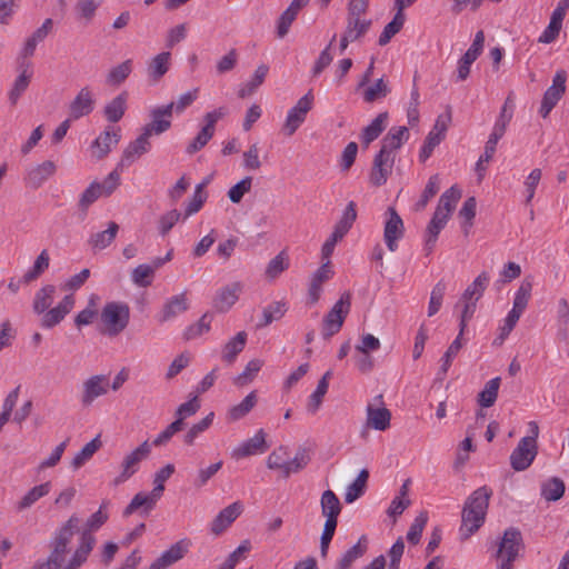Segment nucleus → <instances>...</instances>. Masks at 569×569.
Here are the masks:
<instances>
[{
  "instance_id": "nucleus-1",
  "label": "nucleus",
  "mask_w": 569,
  "mask_h": 569,
  "mask_svg": "<svg viewBox=\"0 0 569 569\" xmlns=\"http://www.w3.org/2000/svg\"><path fill=\"white\" fill-rule=\"evenodd\" d=\"M57 288L53 284L41 287L34 295L32 310L40 316V326L43 329H52L58 326L74 308V296H64L56 307H52L56 299Z\"/></svg>"
},
{
  "instance_id": "nucleus-2",
  "label": "nucleus",
  "mask_w": 569,
  "mask_h": 569,
  "mask_svg": "<svg viewBox=\"0 0 569 569\" xmlns=\"http://www.w3.org/2000/svg\"><path fill=\"white\" fill-rule=\"evenodd\" d=\"M492 490L487 486L476 489L466 500L461 512L460 531L470 537L483 525Z\"/></svg>"
},
{
  "instance_id": "nucleus-3",
  "label": "nucleus",
  "mask_w": 569,
  "mask_h": 569,
  "mask_svg": "<svg viewBox=\"0 0 569 569\" xmlns=\"http://www.w3.org/2000/svg\"><path fill=\"white\" fill-rule=\"evenodd\" d=\"M108 506L109 501L103 500L98 511L88 518L86 528L80 532L78 545L72 553V561L69 565V569L82 567L87 562L97 542V539L93 536V531L101 528L108 521Z\"/></svg>"
},
{
  "instance_id": "nucleus-4",
  "label": "nucleus",
  "mask_w": 569,
  "mask_h": 569,
  "mask_svg": "<svg viewBox=\"0 0 569 569\" xmlns=\"http://www.w3.org/2000/svg\"><path fill=\"white\" fill-rule=\"evenodd\" d=\"M130 320V308L120 301L107 302L100 312L102 332L109 337H117L127 327Z\"/></svg>"
},
{
  "instance_id": "nucleus-5",
  "label": "nucleus",
  "mask_w": 569,
  "mask_h": 569,
  "mask_svg": "<svg viewBox=\"0 0 569 569\" xmlns=\"http://www.w3.org/2000/svg\"><path fill=\"white\" fill-rule=\"evenodd\" d=\"M351 308V293L343 292L322 321V336L329 339L340 331Z\"/></svg>"
},
{
  "instance_id": "nucleus-6",
  "label": "nucleus",
  "mask_w": 569,
  "mask_h": 569,
  "mask_svg": "<svg viewBox=\"0 0 569 569\" xmlns=\"http://www.w3.org/2000/svg\"><path fill=\"white\" fill-rule=\"evenodd\" d=\"M522 543L521 532L513 527L505 530L499 542L496 557L500 559L498 569H513V561L517 559Z\"/></svg>"
},
{
  "instance_id": "nucleus-7",
  "label": "nucleus",
  "mask_w": 569,
  "mask_h": 569,
  "mask_svg": "<svg viewBox=\"0 0 569 569\" xmlns=\"http://www.w3.org/2000/svg\"><path fill=\"white\" fill-rule=\"evenodd\" d=\"M150 452L151 445L146 440L127 453L121 462V472L112 480V485L117 487L130 479L138 471L140 462L146 460Z\"/></svg>"
},
{
  "instance_id": "nucleus-8",
  "label": "nucleus",
  "mask_w": 569,
  "mask_h": 569,
  "mask_svg": "<svg viewBox=\"0 0 569 569\" xmlns=\"http://www.w3.org/2000/svg\"><path fill=\"white\" fill-rule=\"evenodd\" d=\"M567 72L558 70L552 79V84L545 91L539 113L547 118L566 92Z\"/></svg>"
},
{
  "instance_id": "nucleus-9",
  "label": "nucleus",
  "mask_w": 569,
  "mask_h": 569,
  "mask_svg": "<svg viewBox=\"0 0 569 569\" xmlns=\"http://www.w3.org/2000/svg\"><path fill=\"white\" fill-rule=\"evenodd\" d=\"M450 122V110L437 117L436 122L431 131L428 133L425 143L420 150L419 158L422 162H425L431 156L433 149L445 139Z\"/></svg>"
},
{
  "instance_id": "nucleus-10",
  "label": "nucleus",
  "mask_w": 569,
  "mask_h": 569,
  "mask_svg": "<svg viewBox=\"0 0 569 569\" xmlns=\"http://www.w3.org/2000/svg\"><path fill=\"white\" fill-rule=\"evenodd\" d=\"M537 456V441L532 437H523L510 455V465L516 471L528 469Z\"/></svg>"
},
{
  "instance_id": "nucleus-11",
  "label": "nucleus",
  "mask_w": 569,
  "mask_h": 569,
  "mask_svg": "<svg viewBox=\"0 0 569 569\" xmlns=\"http://www.w3.org/2000/svg\"><path fill=\"white\" fill-rule=\"evenodd\" d=\"M227 113L226 108L220 107L213 111L207 112L204 116L206 124L198 132L196 138L187 147V152L192 154L202 149L213 137L216 130V123L219 119L224 117Z\"/></svg>"
},
{
  "instance_id": "nucleus-12",
  "label": "nucleus",
  "mask_w": 569,
  "mask_h": 569,
  "mask_svg": "<svg viewBox=\"0 0 569 569\" xmlns=\"http://www.w3.org/2000/svg\"><path fill=\"white\" fill-rule=\"evenodd\" d=\"M313 94L311 91L301 97L295 107L287 114L283 131L287 136H292L298 128L305 122L308 112L312 108Z\"/></svg>"
},
{
  "instance_id": "nucleus-13",
  "label": "nucleus",
  "mask_w": 569,
  "mask_h": 569,
  "mask_svg": "<svg viewBox=\"0 0 569 569\" xmlns=\"http://www.w3.org/2000/svg\"><path fill=\"white\" fill-rule=\"evenodd\" d=\"M110 387L107 375H93L82 382L80 402L90 407L94 400L108 393Z\"/></svg>"
},
{
  "instance_id": "nucleus-14",
  "label": "nucleus",
  "mask_w": 569,
  "mask_h": 569,
  "mask_svg": "<svg viewBox=\"0 0 569 569\" xmlns=\"http://www.w3.org/2000/svg\"><path fill=\"white\" fill-rule=\"evenodd\" d=\"M387 214L388 219L385 223L383 240L387 248L395 252L398 249V241L405 236V224L395 208L389 207Z\"/></svg>"
},
{
  "instance_id": "nucleus-15",
  "label": "nucleus",
  "mask_w": 569,
  "mask_h": 569,
  "mask_svg": "<svg viewBox=\"0 0 569 569\" xmlns=\"http://www.w3.org/2000/svg\"><path fill=\"white\" fill-rule=\"evenodd\" d=\"M172 112L173 103L152 109L150 112L151 122L142 128L144 136H159L169 130L171 127Z\"/></svg>"
},
{
  "instance_id": "nucleus-16",
  "label": "nucleus",
  "mask_w": 569,
  "mask_h": 569,
  "mask_svg": "<svg viewBox=\"0 0 569 569\" xmlns=\"http://www.w3.org/2000/svg\"><path fill=\"white\" fill-rule=\"evenodd\" d=\"M393 164V156H389L385 151L379 150L373 158L369 182L375 187L383 186L392 172Z\"/></svg>"
},
{
  "instance_id": "nucleus-17",
  "label": "nucleus",
  "mask_w": 569,
  "mask_h": 569,
  "mask_svg": "<svg viewBox=\"0 0 569 569\" xmlns=\"http://www.w3.org/2000/svg\"><path fill=\"white\" fill-rule=\"evenodd\" d=\"M94 98L89 87H83L69 104V119L78 120L90 114L94 108Z\"/></svg>"
},
{
  "instance_id": "nucleus-18",
  "label": "nucleus",
  "mask_w": 569,
  "mask_h": 569,
  "mask_svg": "<svg viewBox=\"0 0 569 569\" xmlns=\"http://www.w3.org/2000/svg\"><path fill=\"white\" fill-rule=\"evenodd\" d=\"M243 289L240 281L231 282L220 288L213 299V307L220 312H227L239 299Z\"/></svg>"
},
{
  "instance_id": "nucleus-19",
  "label": "nucleus",
  "mask_w": 569,
  "mask_h": 569,
  "mask_svg": "<svg viewBox=\"0 0 569 569\" xmlns=\"http://www.w3.org/2000/svg\"><path fill=\"white\" fill-rule=\"evenodd\" d=\"M151 149L150 136H144V131L141 134L131 141L127 148L122 152L121 160L119 162V167L130 166L141 157L142 154L149 152Z\"/></svg>"
},
{
  "instance_id": "nucleus-20",
  "label": "nucleus",
  "mask_w": 569,
  "mask_h": 569,
  "mask_svg": "<svg viewBox=\"0 0 569 569\" xmlns=\"http://www.w3.org/2000/svg\"><path fill=\"white\" fill-rule=\"evenodd\" d=\"M333 277V270L331 267V261L323 262L312 274L308 297L310 303H317L320 299L322 291V283L328 281Z\"/></svg>"
},
{
  "instance_id": "nucleus-21",
  "label": "nucleus",
  "mask_w": 569,
  "mask_h": 569,
  "mask_svg": "<svg viewBox=\"0 0 569 569\" xmlns=\"http://www.w3.org/2000/svg\"><path fill=\"white\" fill-rule=\"evenodd\" d=\"M120 129L107 128L91 144L92 154L101 159L120 141Z\"/></svg>"
},
{
  "instance_id": "nucleus-22",
  "label": "nucleus",
  "mask_w": 569,
  "mask_h": 569,
  "mask_svg": "<svg viewBox=\"0 0 569 569\" xmlns=\"http://www.w3.org/2000/svg\"><path fill=\"white\" fill-rule=\"evenodd\" d=\"M243 511L240 501L223 508L211 522V532L216 536L222 533Z\"/></svg>"
},
{
  "instance_id": "nucleus-23",
  "label": "nucleus",
  "mask_w": 569,
  "mask_h": 569,
  "mask_svg": "<svg viewBox=\"0 0 569 569\" xmlns=\"http://www.w3.org/2000/svg\"><path fill=\"white\" fill-rule=\"evenodd\" d=\"M267 449L266 432L263 429H260L252 438L246 440L239 447L233 449L232 457L240 459L257 453H263Z\"/></svg>"
},
{
  "instance_id": "nucleus-24",
  "label": "nucleus",
  "mask_w": 569,
  "mask_h": 569,
  "mask_svg": "<svg viewBox=\"0 0 569 569\" xmlns=\"http://www.w3.org/2000/svg\"><path fill=\"white\" fill-rule=\"evenodd\" d=\"M56 163L51 160H46L27 171L26 183L32 189H38L56 173Z\"/></svg>"
},
{
  "instance_id": "nucleus-25",
  "label": "nucleus",
  "mask_w": 569,
  "mask_h": 569,
  "mask_svg": "<svg viewBox=\"0 0 569 569\" xmlns=\"http://www.w3.org/2000/svg\"><path fill=\"white\" fill-rule=\"evenodd\" d=\"M409 139V130L407 127H392L381 141V151L396 159V152Z\"/></svg>"
},
{
  "instance_id": "nucleus-26",
  "label": "nucleus",
  "mask_w": 569,
  "mask_h": 569,
  "mask_svg": "<svg viewBox=\"0 0 569 569\" xmlns=\"http://www.w3.org/2000/svg\"><path fill=\"white\" fill-rule=\"evenodd\" d=\"M160 498L153 491L149 493L138 492L124 508L123 517H129L138 510H141L142 515L148 516Z\"/></svg>"
},
{
  "instance_id": "nucleus-27",
  "label": "nucleus",
  "mask_w": 569,
  "mask_h": 569,
  "mask_svg": "<svg viewBox=\"0 0 569 569\" xmlns=\"http://www.w3.org/2000/svg\"><path fill=\"white\" fill-rule=\"evenodd\" d=\"M189 309L186 292L176 295L167 300L159 316L160 322H167Z\"/></svg>"
},
{
  "instance_id": "nucleus-28",
  "label": "nucleus",
  "mask_w": 569,
  "mask_h": 569,
  "mask_svg": "<svg viewBox=\"0 0 569 569\" xmlns=\"http://www.w3.org/2000/svg\"><path fill=\"white\" fill-rule=\"evenodd\" d=\"M190 546L189 540L183 539L173 543L168 550L161 553V556L154 560V562L161 568L167 569L171 565L176 563L184 557Z\"/></svg>"
},
{
  "instance_id": "nucleus-29",
  "label": "nucleus",
  "mask_w": 569,
  "mask_h": 569,
  "mask_svg": "<svg viewBox=\"0 0 569 569\" xmlns=\"http://www.w3.org/2000/svg\"><path fill=\"white\" fill-rule=\"evenodd\" d=\"M31 63L23 60L20 63V74L14 80L12 89L9 92V99L12 104H16L21 94L28 89L31 81L32 71L30 70Z\"/></svg>"
},
{
  "instance_id": "nucleus-30",
  "label": "nucleus",
  "mask_w": 569,
  "mask_h": 569,
  "mask_svg": "<svg viewBox=\"0 0 569 569\" xmlns=\"http://www.w3.org/2000/svg\"><path fill=\"white\" fill-rule=\"evenodd\" d=\"M367 426L375 430L385 431L390 427L391 412L386 407L367 406Z\"/></svg>"
},
{
  "instance_id": "nucleus-31",
  "label": "nucleus",
  "mask_w": 569,
  "mask_h": 569,
  "mask_svg": "<svg viewBox=\"0 0 569 569\" xmlns=\"http://www.w3.org/2000/svg\"><path fill=\"white\" fill-rule=\"evenodd\" d=\"M388 118V112H381L367 127L363 128L360 139L365 148H368V146L385 131Z\"/></svg>"
},
{
  "instance_id": "nucleus-32",
  "label": "nucleus",
  "mask_w": 569,
  "mask_h": 569,
  "mask_svg": "<svg viewBox=\"0 0 569 569\" xmlns=\"http://www.w3.org/2000/svg\"><path fill=\"white\" fill-rule=\"evenodd\" d=\"M51 488L52 486L50 481L32 487L16 503V511L21 512L31 508L38 500L47 496L51 491Z\"/></svg>"
},
{
  "instance_id": "nucleus-33",
  "label": "nucleus",
  "mask_w": 569,
  "mask_h": 569,
  "mask_svg": "<svg viewBox=\"0 0 569 569\" xmlns=\"http://www.w3.org/2000/svg\"><path fill=\"white\" fill-rule=\"evenodd\" d=\"M247 332L240 331L231 338L222 348L221 359L227 365H232L238 355L244 349L247 343Z\"/></svg>"
},
{
  "instance_id": "nucleus-34",
  "label": "nucleus",
  "mask_w": 569,
  "mask_h": 569,
  "mask_svg": "<svg viewBox=\"0 0 569 569\" xmlns=\"http://www.w3.org/2000/svg\"><path fill=\"white\" fill-rule=\"evenodd\" d=\"M171 53L161 52L154 56L148 63L147 73L153 81L158 82L170 69Z\"/></svg>"
},
{
  "instance_id": "nucleus-35",
  "label": "nucleus",
  "mask_w": 569,
  "mask_h": 569,
  "mask_svg": "<svg viewBox=\"0 0 569 569\" xmlns=\"http://www.w3.org/2000/svg\"><path fill=\"white\" fill-rule=\"evenodd\" d=\"M118 231L119 224L114 221H110L108 222L106 230L92 233L88 240V243L94 250H103L112 243L118 234Z\"/></svg>"
},
{
  "instance_id": "nucleus-36",
  "label": "nucleus",
  "mask_w": 569,
  "mask_h": 569,
  "mask_svg": "<svg viewBox=\"0 0 569 569\" xmlns=\"http://www.w3.org/2000/svg\"><path fill=\"white\" fill-rule=\"evenodd\" d=\"M321 513L326 520L338 521V516L341 512L342 506L332 490H326L320 499Z\"/></svg>"
},
{
  "instance_id": "nucleus-37",
  "label": "nucleus",
  "mask_w": 569,
  "mask_h": 569,
  "mask_svg": "<svg viewBox=\"0 0 569 569\" xmlns=\"http://www.w3.org/2000/svg\"><path fill=\"white\" fill-rule=\"evenodd\" d=\"M127 100L128 93L123 91L106 104L103 113L109 122L116 123L122 119L127 110Z\"/></svg>"
},
{
  "instance_id": "nucleus-38",
  "label": "nucleus",
  "mask_w": 569,
  "mask_h": 569,
  "mask_svg": "<svg viewBox=\"0 0 569 569\" xmlns=\"http://www.w3.org/2000/svg\"><path fill=\"white\" fill-rule=\"evenodd\" d=\"M372 21L367 18L347 17L345 33L353 41H359L371 28Z\"/></svg>"
},
{
  "instance_id": "nucleus-39",
  "label": "nucleus",
  "mask_w": 569,
  "mask_h": 569,
  "mask_svg": "<svg viewBox=\"0 0 569 569\" xmlns=\"http://www.w3.org/2000/svg\"><path fill=\"white\" fill-rule=\"evenodd\" d=\"M258 398L256 391H251L238 405L232 406L228 411V419L230 421H238L246 417L257 405Z\"/></svg>"
},
{
  "instance_id": "nucleus-40",
  "label": "nucleus",
  "mask_w": 569,
  "mask_h": 569,
  "mask_svg": "<svg viewBox=\"0 0 569 569\" xmlns=\"http://www.w3.org/2000/svg\"><path fill=\"white\" fill-rule=\"evenodd\" d=\"M330 375H331L330 371H327L323 375V377L319 380L316 390L309 397L308 405H307L308 412L315 415L319 410V408L322 403L323 397L328 391V387H329L328 379H329Z\"/></svg>"
},
{
  "instance_id": "nucleus-41",
  "label": "nucleus",
  "mask_w": 569,
  "mask_h": 569,
  "mask_svg": "<svg viewBox=\"0 0 569 569\" xmlns=\"http://www.w3.org/2000/svg\"><path fill=\"white\" fill-rule=\"evenodd\" d=\"M531 281L523 280L515 293L513 305L510 311L521 316L528 306L529 299L531 297Z\"/></svg>"
},
{
  "instance_id": "nucleus-42",
  "label": "nucleus",
  "mask_w": 569,
  "mask_h": 569,
  "mask_svg": "<svg viewBox=\"0 0 569 569\" xmlns=\"http://www.w3.org/2000/svg\"><path fill=\"white\" fill-rule=\"evenodd\" d=\"M120 173L118 170L111 171L102 182L93 181L90 184L96 187V192L99 198L111 196L120 186Z\"/></svg>"
},
{
  "instance_id": "nucleus-43",
  "label": "nucleus",
  "mask_w": 569,
  "mask_h": 569,
  "mask_svg": "<svg viewBox=\"0 0 569 569\" xmlns=\"http://www.w3.org/2000/svg\"><path fill=\"white\" fill-rule=\"evenodd\" d=\"M369 478V471L362 469L358 477L347 487L345 493V500L347 503H351L363 495Z\"/></svg>"
},
{
  "instance_id": "nucleus-44",
  "label": "nucleus",
  "mask_w": 569,
  "mask_h": 569,
  "mask_svg": "<svg viewBox=\"0 0 569 569\" xmlns=\"http://www.w3.org/2000/svg\"><path fill=\"white\" fill-rule=\"evenodd\" d=\"M367 550L366 539L362 537L358 543L349 548L338 562L337 569H350L352 563L362 557Z\"/></svg>"
},
{
  "instance_id": "nucleus-45",
  "label": "nucleus",
  "mask_w": 569,
  "mask_h": 569,
  "mask_svg": "<svg viewBox=\"0 0 569 569\" xmlns=\"http://www.w3.org/2000/svg\"><path fill=\"white\" fill-rule=\"evenodd\" d=\"M101 442L99 438H94L73 457L71 460V467L73 470L80 469L84 463H87L93 455L100 449Z\"/></svg>"
},
{
  "instance_id": "nucleus-46",
  "label": "nucleus",
  "mask_w": 569,
  "mask_h": 569,
  "mask_svg": "<svg viewBox=\"0 0 569 569\" xmlns=\"http://www.w3.org/2000/svg\"><path fill=\"white\" fill-rule=\"evenodd\" d=\"M489 280V274L486 271L481 272L473 280V282L470 286H468V288L465 290V292L461 296V300L473 299L478 301L482 297L486 288L488 287Z\"/></svg>"
},
{
  "instance_id": "nucleus-47",
  "label": "nucleus",
  "mask_w": 569,
  "mask_h": 569,
  "mask_svg": "<svg viewBox=\"0 0 569 569\" xmlns=\"http://www.w3.org/2000/svg\"><path fill=\"white\" fill-rule=\"evenodd\" d=\"M288 310L284 301H274L267 306L262 311V320L258 327H267L276 320L281 319Z\"/></svg>"
},
{
  "instance_id": "nucleus-48",
  "label": "nucleus",
  "mask_w": 569,
  "mask_h": 569,
  "mask_svg": "<svg viewBox=\"0 0 569 569\" xmlns=\"http://www.w3.org/2000/svg\"><path fill=\"white\" fill-rule=\"evenodd\" d=\"M268 71H269L268 66L260 64L256 69L254 74L251 78V80L248 81L246 84H243L239 89V91H238L239 97L246 98V97L251 96L258 89V87H260L263 83V81L268 74Z\"/></svg>"
},
{
  "instance_id": "nucleus-49",
  "label": "nucleus",
  "mask_w": 569,
  "mask_h": 569,
  "mask_svg": "<svg viewBox=\"0 0 569 569\" xmlns=\"http://www.w3.org/2000/svg\"><path fill=\"white\" fill-rule=\"evenodd\" d=\"M565 489V482L553 477L541 485V496L547 501H557L563 496Z\"/></svg>"
},
{
  "instance_id": "nucleus-50",
  "label": "nucleus",
  "mask_w": 569,
  "mask_h": 569,
  "mask_svg": "<svg viewBox=\"0 0 569 569\" xmlns=\"http://www.w3.org/2000/svg\"><path fill=\"white\" fill-rule=\"evenodd\" d=\"M500 381V378L496 377L485 385V388L478 395V402L481 407L489 408L493 406L498 397Z\"/></svg>"
},
{
  "instance_id": "nucleus-51",
  "label": "nucleus",
  "mask_w": 569,
  "mask_h": 569,
  "mask_svg": "<svg viewBox=\"0 0 569 569\" xmlns=\"http://www.w3.org/2000/svg\"><path fill=\"white\" fill-rule=\"evenodd\" d=\"M356 219H357L356 203L353 201H350L347 204L346 209L343 210L341 218L335 224L333 230L337 233H339L340 236L345 237L351 229Z\"/></svg>"
},
{
  "instance_id": "nucleus-52",
  "label": "nucleus",
  "mask_w": 569,
  "mask_h": 569,
  "mask_svg": "<svg viewBox=\"0 0 569 569\" xmlns=\"http://www.w3.org/2000/svg\"><path fill=\"white\" fill-rule=\"evenodd\" d=\"M49 263L50 257L48 251L44 249L37 257L32 268L24 273L23 282L29 283L38 279L49 268Z\"/></svg>"
},
{
  "instance_id": "nucleus-53",
  "label": "nucleus",
  "mask_w": 569,
  "mask_h": 569,
  "mask_svg": "<svg viewBox=\"0 0 569 569\" xmlns=\"http://www.w3.org/2000/svg\"><path fill=\"white\" fill-rule=\"evenodd\" d=\"M461 337L462 335L460 333L457 336V338L451 342V345L448 347L447 351L445 352L440 360L441 365L438 375L441 378H443L447 375L453 359L457 357V355L462 348Z\"/></svg>"
},
{
  "instance_id": "nucleus-54",
  "label": "nucleus",
  "mask_w": 569,
  "mask_h": 569,
  "mask_svg": "<svg viewBox=\"0 0 569 569\" xmlns=\"http://www.w3.org/2000/svg\"><path fill=\"white\" fill-rule=\"evenodd\" d=\"M154 268L148 263H142L131 271V281L141 288H147L152 283Z\"/></svg>"
},
{
  "instance_id": "nucleus-55",
  "label": "nucleus",
  "mask_w": 569,
  "mask_h": 569,
  "mask_svg": "<svg viewBox=\"0 0 569 569\" xmlns=\"http://www.w3.org/2000/svg\"><path fill=\"white\" fill-rule=\"evenodd\" d=\"M132 61L126 60L120 64L113 67L107 74V83L109 86H120L131 73Z\"/></svg>"
},
{
  "instance_id": "nucleus-56",
  "label": "nucleus",
  "mask_w": 569,
  "mask_h": 569,
  "mask_svg": "<svg viewBox=\"0 0 569 569\" xmlns=\"http://www.w3.org/2000/svg\"><path fill=\"white\" fill-rule=\"evenodd\" d=\"M405 19L406 18L403 12H397L393 19L383 28L378 43L380 46H386L391 40V38L402 29Z\"/></svg>"
},
{
  "instance_id": "nucleus-57",
  "label": "nucleus",
  "mask_w": 569,
  "mask_h": 569,
  "mask_svg": "<svg viewBox=\"0 0 569 569\" xmlns=\"http://www.w3.org/2000/svg\"><path fill=\"white\" fill-rule=\"evenodd\" d=\"M79 523V518L73 513L54 533L53 541L70 545L74 529Z\"/></svg>"
},
{
  "instance_id": "nucleus-58",
  "label": "nucleus",
  "mask_w": 569,
  "mask_h": 569,
  "mask_svg": "<svg viewBox=\"0 0 569 569\" xmlns=\"http://www.w3.org/2000/svg\"><path fill=\"white\" fill-rule=\"evenodd\" d=\"M447 290V284L443 280H440L432 288L430 293V301L428 306V316H435L442 306V300Z\"/></svg>"
},
{
  "instance_id": "nucleus-59",
  "label": "nucleus",
  "mask_w": 569,
  "mask_h": 569,
  "mask_svg": "<svg viewBox=\"0 0 569 569\" xmlns=\"http://www.w3.org/2000/svg\"><path fill=\"white\" fill-rule=\"evenodd\" d=\"M460 198L461 190L457 186H452L441 194L437 207L451 214Z\"/></svg>"
},
{
  "instance_id": "nucleus-60",
  "label": "nucleus",
  "mask_w": 569,
  "mask_h": 569,
  "mask_svg": "<svg viewBox=\"0 0 569 569\" xmlns=\"http://www.w3.org/2000/svg\"><path fill=\"white\" fill-rule=\"evenodd\" d=\"M389 92L390 88L388 83L382 78H380L375 82V84L368 87L363 91V99L366 102L371 103L387 97Z\"/></svg>"
},
{
  "instance_id": "nucleus-61",
  "label": "nucleus",
  "mask_w": 569,
  "mask_h": 569,
  "mask_svg": "<svg viewBox=\"0 0 569 569\" xmlns=\"http://www.w3.org/2000/svg\"><path fill=\"white\" fill-rule=\"evenodd\" d=\"M213 417L214 413L210 412L202 420L192 425V427L187 431V433L183 437L184 443L188 446H192L197 437L200 433L204 432L211 426Z\"/></svg>"
},
{
  "instance_id": "nucleus-62",
  "label": "nucleus",
  "mask_w": 569,
  "mask_h": 569,
  "mask_svg": "<svg viewBox=\"0 0 569 569\" xmlns=\"http://www.w3.org/2000/svg\"><path fill=\"white\" fill-rule=\"evenodd\" d=\"M211 317L204 313L198 322L190 325L183 332L186 340L196 339L210 330Z\"/></svg>"
},
{
  "instance_id": "nucleus-63",
  "label": "nucleus",
  "mask_w": 569,
  "mask_h": 569,
  "mask_svg": "<svg viewBox=\"0 0 569 569\" xmlns=\"http://www.w3.org/2000/svg\"><path fill=\"white\" fill-rule=\"evenodd\" d=\"M440 189L439 174H433L429 178L428 183L421 194L420 200L416 203L417 210H422L428 204L429 200L435 197Z\"/></svg>"
},
{
  "instance_id": "nucleus-64",
  "label": "nucleus",
  "mask_w": 569,
  "mask_h": 569,
  "mask_svg": "<svg viewBox=\"0 0 569 569\" xmlns=\"http://www.w3.org/2000/svg\"><path fill=\"white\" fill-rule=\"evenodd\" d=\"M97 299L96 296H91L88 306L76 316L74 323L77 327L88 326L93 321L98 313Z\"/></svg>"
}]
</instances>
